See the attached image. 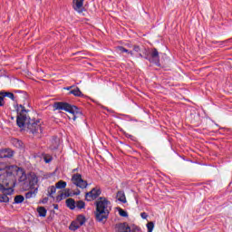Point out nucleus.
Wrapping results in <instances>:
<instances>
[{
    "mask_svg": "<svg viewBox=\"0 0 232 232\" xmlns=\"http://www.w3.org/2000/svg\"><path fill=\"white\" fill-rule=\"evenodd\" d=\"M14 180V173L6 169H0V191L3 195H0V202H10L8 195L14 193V188L10 187Z\"/></svg>",
    "mask_w": 232,
    "mask_h": 232,
    "instance_id": "nucleus-1",
    "label": "nucleus"
},
{
    "mask_svg": "<svg viewBox=\"0 0 232 232\" xmlns=\"http://www.w3.org/2000/svg\"><path fill=\"white\" fill-rule=\"evenodd\" d=\"M20 182H22V188L24 191H28V189H34L25 193V198H34L37 195V191L39 188L36 187L39 184V178L34 172H30L28 174H23L20 177Z\"/></svg>",
    "mask_w": 232,
    "mask_h": 232,
    "instance_id": "nucleus-2",
    "label": "nucleus"
},
{
    "mask_svg": "<svg viewBox=\"0 0 232 232\" xmlns=\"http://www.w3.org/2000/svg\"><path fill=\"white\" fill-rule=\"evenodd\" d=\"M95 206L96 210L94 215L97 222L106 224V220H108V217H110V212L111 211V202L107 200L106 198L101 197L95 202Z\"/></svg>",
    "mask_w": 232,
    "mask_h": 232,
    "instance_id": "nucleus-3",
    "label": "nucleus"
},
{
    "mask_svg": "<svg viewBox=\"0 0 232 232\" xmlns=\"http://www.w3.org/2000/svg\"><path fill=\"white\" fill-rule=\"evenodd\" d=\"M16 124L18 128H27L30 133L35 134L41 130V125L39 124V119L30 118V117H17Z\"/></svg>",
    "mask_w": 232,
    "mask_h": 232,
    "instance_id": "nucleus-4",
    "label": "nucleus"
},
{
    "mask_svg": "<svg viewBox=\"0 0 232 232\" xmlns=\"http://www.w3.org/2000/svg\"><path fill=\"white\" fill-rule=\"evenodd\" d=\"M53 108L54 111H67V113H71L73 117L82 116V111L79 107L72 105L66 102H55L53 104Z\"/></svg>",
    "mask_w": 232,
    "mask_h": 232,
    "instance_id": "nucleus-5",
    "label": "nucleus"
},
{
    "mask_svg": "<svg viewBox=\"0 0 232 232\" xmlns=\"http://www.w3.org/2000/svg\"><path fill=\"white\" fill-rule=\"evenodd\" d=\"M144 59L146 61H149V63H152V64H155L156 66H160V56L159 55V51L157 48H153L152 51L146 50L144 51Z\"/></svg>",
    "mask_w": 232,
    "mask_h": 232,
    "instance_id": "nucleus-6",
    "label": "nucleus"
},
{
    "mask_svg": "<svg viewBox=\"0 0 232 232\" xmlns=\"http://www.w3.org/2000/svg\"><path fill=\"white\" fill-rule=\"evenodd\" d=\"M84 224H86V217H84V215H78L76 219L70 224L69 229L71 231H77V229H80Z\"/></svg>",
    "mask_w": 232,
    "mask_h": 232,
    "instance_id": "nucleus-7",
    "label": "nucleus"
},
{
    "mask_svg": "<svg viewBox=\"0 0 232 232\" xmlns=\"http://www.w3.org/2000/svg\"><path fill=\"white\" fill-rule=\"evenodd\" d=\"M72 182L77 188H81V189H85L88 188V181L82 179V176L81 174H74L72 177Z\"/></svg>",
    "mask_w": 232,
    "mask_h": 232,
    "instance_id": "nucleus-8",
    "label": "nucleus"
},
{
    "mask_svg": "<svg viewBox=\"0 0 232 232\" xmlns=\"http://www.w3.org/2000/svg\"><path fill=\"white\" fill-rule=\"evenodd\" d=\"M32 112L34 109H26L23 104L16 105L17 117H28Z\"/></svg>",
    "mask_w": 232,
    "mask_h": 232,
    "instance_id": "nucleus-9",
    "label": "nucleus"
},
{
    "mask_svg": "<svg viewBox=\"0 0 232 232\" xmlns=\"http://www.w3.org/2000/svg\"><path fill=\"white\" fill-rule=\"evenodd\" d=\"M101 193L102 191L100 188H94L85 194V200H87L88 202H92V200H95V198H98Z\"/></svg>",
    "mask_w": 232,
    "mask_h": 232,
    "instance_id": "nucleus-10",
    "label": "nucleus"
},
{
    "mask_svg": "<svg viewBox=\"0 0 232 232\" xmlns=\"http://www.w3.org/2000/svg\"><path fill=\"white\" fill-rule=\"evenodd\" d=\"M72 8L78 14H82L86 10L84 8V0H72Z\"/></svg>",
    "mask_w": 232,
    "mask_h": 232,
    "instance_id": "nucleus-11",
    "label": "nucleus"
},
{
    "mask_svg": "<svg viewBox=\"0 0 232 232\" xmlns=\"http://www.w3.org/2000/svg\"><path fill=\"white\" fill-rule=\"evenodd\" d=\"M73 195H81V191L78 190L72 194V192H70V188H65L63 193H61L56 197V200L57 202H61V200L68 198V197H73Z\"/></svg>",
    "mask_w": 232,
    "mask_h": 232,
    "instance_id": "nucleus-12",
    "label": "nucleus"
},
{
    "mask_svg": "<svg viewBox=\"0 0 232 232\" xmlns=\"http://www.w3.org/2000/svg\"><path fill=\"white\" fill-rule=\"evenodd\" d=\"M117 229V232H131V227L127 222L118 224Z\"/></svg>",
    "mask_w": 232,
    "mask_h": 232,
    "instance_id": "nucleus-13",
    "label": "nucleus"
},
{
    "mask_svg": "<svg viewBox=\"0 0 232 232\" xmlns=\"http://www.w3.org/2000/svg\"><path fill=\"white\" fill-rule=\"evenodd\" d=\"M61 140L57 136L53 137L51 140L50 150H55L59 148Z\"/></svg>",
    "mask_w": 232,
    "mask_h": 232,
    "instance_id": "nucleus-14",
    "label": "nucleus"
},
{
    "mask_svg": "<svg viewBox=\"0 0 232 232\" xmlns=\"http://www.w3.org/2000/svg\"><path fill=\"white\" fill-rule=\"evenodd\" d=\"M14 157V152L8 149L0 150V159H11Z\"/></svg>",
    "mask_w": 232,
    "mask_h": 232,
    "instance_id": "nucleus-15",
    "label": "nucleus"
},
{
    "mask_svg": "<svg viewBox=\"0 0 232 232\" xmlns=\"http://www.w3.org/2000/svg\"><path fill=\"white\" fill-rule=\"evenodd\" d=\"M69 94L70 95H74V97H83V98L86 97V95H84L82 93V92H81V89H79V87H76V88L71 90L69 92Z\"/></svg>",
    "mask_w": 232,
    "mask_h": 232,
    "instance_id": "nucleus-16",
    "label": "nucleus"
},
{
    "mask_svg": "<svg viewBox=\"0 0 232 232\" xmlns=\"http://www.w3.org/2000/svg\"><path fill=\"white\" fill-rule=\"evenodd\" d=\"M65 204H66L67 208H69V209H71V210H73L76 208L75 199H73L72 198H67L65 201Z\"/></svg>",
    "mask_w": 232,
    "mask_h": 232,
    "instance_id": "nucleus-17",
    "label": "nucleus"
},
{
    "mask_svg": "<svg viewBox=\"0 0 232 232\" xmlns=\"http://www.w3.org/2000/svg\"><path fill=\"white\" fill-rule=\"evenodd\" d=\"M56 191H57V188L55 186H50L47 188V195L51 198H53V195H55Z\"/></svg>",
    "mask_w": 232,
    "mask_h": 232,
    "instance_id": "nucleus-18",
    "label": "nucleus"
},
{
    "mask_svg": "<svg viewBox=\"0 0 232 232\" xmlns=\"http://www.w3.org/2000/svg\"><path fill=\"white\" fill-rule=\"evenodd\" d=\"M117 199L120 202H122L123 204H126V195H124V192L122 191H118L117 195H116Z\"/></svg>",
    "mask_w": 232,
    "mask_h": 232,
    "instance_id": "nucleus-19",
    "label": "nucleus"
},
{
    "mask_svg": "<svg viewBox=\"0 0 232 232\" xmlns=\"http://www.w3.org/2000/svg\"><path fill=\"white\" fill-rule=\"evenodd\" d=\"M67 186L66 181L60 180L55 183L56 189H64Z\"/></svg>",
    "mask_w": 232,
    "mask_h": 232,
    "instance_id": "nucleus-20",
    "label": "nucleus"
},
{
    "mask_svg": "<svg viewBox=\"0 0 232 232\" xmlns=\"http://www.w3.org/2000/svg\"><path fill=\"white\" fill-rule=\"evenodd\" d=\"M37 212L39 217H46L47 210L44 207H38Z\"/></svg>",
    "mask_w": 232,
    "mask_h": 232,
    "instance_id": "nucleus-21",
    "label": "nucleus"
},
{
    "mask_svg": "<svg viewBox=\"0 0 232 232\" xmlns=\"http://www.w3.org/2000/svg\"><path fill=\"white\" fill-rule=\"evenodd\" d=\"M4 93L5 97H7L8 99H11V101L15 102V95L13 92H6V91H2Z\"/></svg>",
    "mask_w": 232,
    "mask_h": 232,
    "instance_id": "nucleus-22",
    "label": "nucleus"
},
{
    "mask_svg": "<svg viewBox=\"0 0 232 232\" xmlns=\"http://www.w3.org/2000/svg\"><path fill=\"white\" fill-rule=\"evenodd\" d=\"M24 202V197L23 195H17L14 197V204H23Z\"/></svg>",
    "mask_w": 232,
    "mask_h": 232,
    "instance_id": "nucleus-23",
    "label": "nucleus"
},
{
    "mask_svg": "<svg viewBox=\"0 0 232 232\" xmlns=\"http://www.w3.org/2000/svg\"><path fill=\"white\" fill-rule=\"evenodd\" d=\"M75 206L77 209H84V208H86V203H84L82 200H78Z\"/></svg>",
    "mask_w": 232,
    "mask_h": 232,
    "instance_id": "nucleus-24",
    "label": "nucleus"
},
{
    "mask_svg": "<svg viewBox=\"0 0 232 232\" xmlns=\"http://www.w3.org/2000/svg\"><path fill=\"white\" fill-rule=\"evenodd\" d=\"M5 93L3 92V91L0 92V108H2L3 106H5Z\"/></svg>",
    "mask_w": 232,
    "mask_h": 232,
    "instance_id": "nucleus-25",
    "label": "nucleus"
},
{
    "mask_svg": "<svg viewBox=\"0 0 232 232\" xmlns=\"http://www.w3.org/2000/svg\"><path fill=\"white\" fill-rule=\"evenodd\" d=\"M154 227H155V224L153 222H149L147 224L148 232H153Z\"/></svg>",
    "mask_w": 232,
    "mask_h": 232,
    "instance_id": "nucleus-26",
    "label": "nucleus"
},
{
    "mask_svg": "<svg viewBox=\"0 0 232 232\" xmlns=\"http://www.w3.org/2000/svg\"><path fill=\"white\" fill-rule=\"evenodd\" d=\"M119 215L120 217H128V212H126V210L122 209V208H119Z\"/></svg>",
    "mask_w": 232,
    "mask_h": 232,
    "instance_id": "nucleus-27",
    "label": "nucleus"
},
{
    "mask_svg": "<svg viewBox=\"0 0 232 232\" xmlns=\"http://www.w3.org/2000/svg\"><path fill=\"white\" fill-rule=\"evenodd\" d=\"M116 48L117 51L120 52V53H124L126 52V48H124L123 46H118Z\"/></svg>",
    "mask_w": 232,
    "mask_h": 232,
    "instance_id": "nucleus-28",
    "label": "nucleus"
},
{
    "mask_svg": "<svg viewBox=\"0 0 232 232\" xmlns=\"http://www.w3.org/2000/svg\"><path fill=\"white\" fill-rule=\"evenodd\" d=\"M133 52H136L137 53H139L140 52V46L134 45L133 46Z\"/></svg>",
    "mask_w": 232,
    "mask_h": 232,
    "instance_id": "nucleus-29",
    "label": "nucleus"
},
{
    "mask_svg": "<svg viewBox=\"0 0 232 232\" xmlns=\"http://www.w3.org/2000/svg\"><path fill=\"white\" fill-rule=\"evenodd\" d=\"M140 217H141V218L146 219V218H148V214H146L145 212H142V213L140 214Z\"/></svg>",
    "mask_w": 232,
    "mask_h": 232,
    "instance_id": "nucleus-30",
    "label": "nucleus"
},
{
    "mask_svg": "<svg viewBox=\"0 0 232 232\" xmlns=\"http://www.w3.org/2000/svg\"><path fill=\"white\" fill-rule=\"evenodd\" d=\"M44 162H46V164H50V162H52V158H49V159L44 158Z\"/></svg>",
    "mask_w": 232,
    "mask_h": 232,
    "instance_id": "nucleus-31",
    "label": "nucleus"
},
{
    "mask_svg": "<svg viewBox=\"0 0 232 232\" xmlns=\"http://www.w3.org/2000/svg\"><path fill=\"white\" fill-rule=\"evenodd\" d=\"M14 93H24V94L26 93L24 91H19V90H14Z\"/></svg>",
    "mask_w": 232,
    "mask_h": 232,
    "instance_id": "nucleus-32",
    "label": "nucleus"
},
{
    "mask_svg": "<svg viewBox=\"0 0 232 232\" xmlns=\"http://www.w3.org/2000/svg\"><path fill=\"white\" fill-rule=\"evenodd\" d=\"M131 232H140V228L139 227H135L132 230H130Z\"/></svg>",
    "mask_w": 232,
    "mask_h": 232,
    "instance_id": "nucleus-33",
    "label": "nucleus"
},
{
    "mask_svg": "<svg viewBox=\"0 0 232 232\" xmlns=\"http://www.w3.org/2000/svg\"><path fill=\"white\" fill-rule=\"evenodd\" d=\"M48 202V198H44L42 200L43 204H46Z\"/></svg>",
    "mask_w": 232,
    "mask_h": 232,
    "instance_id": "nucleus-34",
    "label": "nucleus"
},
{
    "mask_svg": "<svg viewBox=\"0 0 232 232\" xmlns=\"http://www.w3.org/2000/svg\"><path fill=\"white\" fill-rule=\"evenodd\" d=\"M69 121H73V122H75V121H77V117H69Z\"/></svg>",
    "mask_w": 232,
    "mask_h": 232,
    "instance_id": "nucleus-35",
    "label": "nucleus"
},
{
    "mask_svg": "<svg viewBox=\"0 0 232 232\" xmlns=\"http://www.w3.org/2000/svg\"><path fill=\"white\" fill-rule=\"evenodd\" d=\"M72 88H73V86H69V87L64 88V90L70 91V90H72Z\"/></svg>",
    "mask_w": 232,
    "mask_h": 232,
    "instance_id": "nucleus-36",
    "label": "nucleus"
},
{
    "mask_svg": "<svg viewBox=\"0 0 232 232\" xmlns=\"http://www.w3.org/2000/svg\"><path fill=\"white\" fill-rule=\"evenodd\" d=\"M53 208H54L55 209H59V205L53 204Z\"/></svg>",
    "mask_w": 232,
    "mask_h": 232,
    "instance_id": "nucleus-37",
    "label": "nucleus"
},
{
    "mask_svg": "<svg viewBox=\"0 0 232 232\" xmlns=\"http://www.w3.org/2000/svg\"><path fill=\"white\" fill-rule=\"evenodd\" d=\"M129 54L131 55V57H133V51H129Z\"/></svg>",
    "mask_w": 232,
    "mask_h": 232,
    "instance_id": "nucleus-38",
    "label": "nucleus"
},
{
    "mask_svg": "<svg viewBox=\"0 0 232 232\" xmlns=\"http://www.w3.org/2000/svg\"><path fill=\"white\" fill-rule=\"evenodd\" d=\"M139 57H140L141 59H144V55H142V53H139Z\"/></svg>",
    "mask_w": 232,
    "mask_h": 232,
    "instance_id": "nucleus-39",
    "label": "nucleus"
},
{
    "mask_svg": "<svg viewBox=\"0 0 232 232\" xmlns=\"http://www.w3.org/2000/svg\"><path fill=\"white\" fill-rule=\"evenodd\" d=\"M225 43H231V39L226 40Z\"/></svg>",
    "mask_w": 232,
    "mask_h": 232,
    "instance_id": "nucleus-40",
    "label": "nucleus"
},
{
    "mask_svg": "<svg viewBox=\"0 0 232 232\" xmlns=\"http://www.w3.org/2000/svg\"><path fill=\"white\" fill-rule=\"evenodd\" d=\"M124 53H130V50L126 49Z\"/></svg>",
    "mask_w": 232,
    "mask_h": 232,
    "instance_id": "nucleus-41",
    "label": "nucleus"
}]
</instances>
